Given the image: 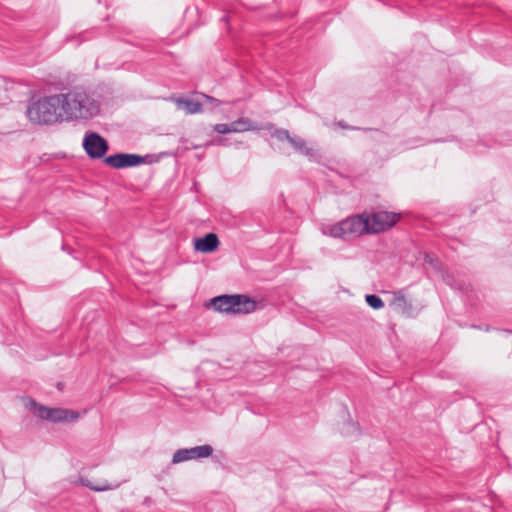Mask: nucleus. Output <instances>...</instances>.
<instances>
[{"label": "nucleus", "instance_id": "5701e85b", "mask_svg": "<svg viewBox=\"0 0 512 512\" xmlns=\"http://www.w3.org/2000/svg\"><path fill=\"white\" fill-rule=\"evenodd\" d=\"M227 19H228V18H227V16H223V17H222V20H223V21H227Z\"/></svg>", "mask_w": 512, "mask_h": 512}, {"label": "nucleus", "instance_id": "39448f33", "mask_svg": "<svg viewBox=\"0 0 512 512\" xmlns=\"http://www.w3.org/2000/svg\"><path fill=\"white\" fill-rule=\"evenodd\" d=\"M29 409L37 417L53 423L74 422L78 419L79 413L65 408H50L29 400Z\"/></svg>", "mask_w": 512, "mask_h": 512}, {"label": "nucleus", "instance_id": "dca6fc26", "mask_svg": "<svg viewBox=\"0 0 512 512\" xmlns=\"http://www.w3.org/2000/svg\"><path fill=\"white\" fill-rule=\"evenodd\" d=\"M365 301L373 309H381L384 307L383 300L376 294H367Z\"/></svg>", "mask_w": 512, "mask_h": 512}, {"label": "nucleus", "instance_id": "4468645a", "mask_svg": "<svg viewBox=\"0 0 512 512\" xmlns=\"http://www.w3.org/2000/svg\"><path fill=\"white\" fill-rule=\"evenodd\" d=\"M230 128L231 133H240L256 129L252 121L247 117H241L238 120L231 122Z\"/></svg>", "mask_w": 512, "mask_h": 512}, {"label": "nucleus", "instance_id": "9b49d317", "mask_svg": "<svg viewBox=\"0 0 512 512\" xmlns=\"http://www.w3.org/2000/svg\"><path fill=\"white\" fill-rule=\"evenodd\" d=\"M392 305L394 306V309L398 313H401L406 317H411L414 315L415 310L413 308V305L400 292L395 294L394 299L392 301Z\"/></svg>", "mask_w": 512, "mask_h": 512}, {"label": "nucleus", "instance_id": "a211bd4d", "mask_svg": "<svg viewBox=\"0 0 512 512\" xmlns=\"http://www.w3.org/2000/svg\"><path fill=\"white\" fill-rule=\"evenodd\" d=\"M424 261H425V263L429 264L438 273H440L443 270L440 260L436 257H433L429 254H425Z\"/></svg>", "mask_w": 512, "mask_h": 512}, {"label": "nucleus", "instance_id": "20e7f679", "mask_svg": "<svg viewBox=\"0 0 512 512\" xmlns=\"http://www.w3.org/2000/svg\"><path fill=\"white\" fill-rule=\"evenodd\" d=\"M259 302L245 294H222L205 304L207 308L226 314H249L258 308Z\"/></svg>", "mask_w": 512, "mask_h": 512}, {"label": "nucleus", "instance_id": "1a4fd4ad", "mask_svg": "<svg viewBox=\"0 0 512 512\" xmlns=\"http://www.w3.org/2000/svg\"><path fill=\"white\" fill-rule=\"evenodd\" d=\"M104 163L115 169H123L146 163V157L137 154L116 153L106 156Z\"/></svg>", "mask_w": 512, "mask_h": 512}, {"label": "nucleus", "instance_id": "423d86ee", "mask_svg": "<svg viewBox=\"0 0 512 512\" xmlns=\"http://www.w3.org/2000/svg\"><path fill=\"white\" fill-rule=\"evenodd\" d=\"M82 146L91 159H101L109 150L108 141L97 132L85 133Z\"/></svg>", "mask_w": 512, "mask_h": 512}, {"label": "nucleus", "instance_id": "aec40b11", "mask_svg": "<svg viewBox=\"0 0 512 512\" xmlns=\"http://www.w3.org/2000/svg\"><path fill=\"white\" fill-rule=\"evenodd\" d=\"M202 97L204 98L205 103H208L213 107H217L221 103L220 100L206 94H202Z\"/></svg>", "mask_w": 512, "mask_h": 512}, {"label": "nucleus", "instance_id": "4be33fe9", "mask_svg": "<svg viewBox=\"0 0 512 512\" xmlns=\"http://www.w3.org/2000/svg\"><path fill=\"white\" fill-rule=\"evenodd\" d=\"M338 124H339V126H341L342 128H345V129H347V128H348V126H347L346 124H344L343 122H339Z\"/></svg>", "mask_w": 512, "mask_h": 512}, {"label": "nucleus", "instance_id": "f3484780", "mask_svg": "<svg viewBox=\"0 0 512 512\" xmlns=\"http://www.w3.org/2000/svg\"><path fill=\"white\" fill-rule=\"evenodd\" d=\"M358 432H359L358 424L353 421H348V422L344 423V425L341 429V433L345 436L356 435V434H358Z\"/></svg>", "mask_w": 512, "mask_h": 512}, {"label": "nucleus", "instance_id": "412c9836", "mask_svg": "<svg viewBox=\"0 0 512 512\" xmlns=\"http://www.w3.org/2000/svg\"><path fill=\"white\" fill-rule=\"evenodd\" d=\"M223 142H224V139H223V138H218V139H217V140H215L213 143L218 144V145H221V144H223Z\"/></svg>", "mask_w": 512, "mask_h": 512}, {"label": "nucleus", "instance_id": "f257e3e1", "mask_svg": "<svg viewBox=\"0 0 512 512\" xmlns=\"http://www.w3.org/2000/svg\"><path fill=\"white\" fill-rule=\"evenodd\" d=\"M399 219L395 213L374 212L371 215L357 214L322 228L325 235L336 239L349 240L365 233H379L394 226Z\"/></svg>", "mask_w": 512, "mask_h": 512}, {"label": "nucleus", "instance_id": "9d476101", "mask_svg": "<svg viewBox=\"0 0 512 512\" xmlns=\"http://www.w3.org/2000/svg\"><path fill=\"white\" fill-rule=\"evenodd\" d=\"M220 242L218 236L215 233H207L203 237L194 239V249L195 251L202 253H212L214 252Z\"/></svg>", "mask_w": 512, "mask_h": 512}, {"label": "nucleus", "instance_id": "2eb2a0df", "mask_svg": "<svg viewBox=\"0 0 512 512\" xmlns=\"http://www.w3.org/2000/svg\"><path fill=\"white\" fill-rule=\"evenodd\" d=\"M439 274L442 277L443 281L447 285H449L451 288L457 289V290H460V291H464L465 290L464 283H462L461 281L456 280L454 278V276L452 274H450L449 272L442 270Z\"/></svg>", "mask_w": 512, "mask_h": 512}, {"label": "nucleus", "instance_id": "ddd939ff", "mask_svg": "<svg viewBox=\"0 0 512 512\" xmlns=\"http://www.w3.org/2000/svg\"><path fill=\"white\" fill-rule=\"evenodd\" d=\"M81 484L90 490L96 492H102L107 490H113L120 486V483H108L107 481H103L100 484H93L90 480L81 478Z\"/></svg>", "mask_w": 512, "mask_h": 512}, {"label": "nucleus", "instance_id": "6ab92c4d", "mask_svg": "<svg viewBox=\"0 0 512 512\" xmlns=\"http://www.w3.org/2000/svg\"><path fill=\"white\" fill-rule=\"evenodd\" d=\"M213 130L219 134L231 133L230 124H215L213 126Z\"/></svg>", "mask_w": 512, "mask_h": 512}, {"label": "nucleus", "instance_id": "7ed1b4c3", "mask_svg": "<svg viewBox=\"0 0 512 512\" xmlns=\"http://www.w3.org/2000/svg\"><path fill=\"white\" fill-rule=\"evenodd\" d=\"M61 106V93L44 96L28 106L26 115L33 123L51 125L65 121Z\"/></svg>", "mask_w": 512, "mask_h": 512}, {"label": "nucleus", "instance_id": "6e6552de", "mask_svg": "<svg viewBox=\"0 0 512 512\" xmlns=\"http://www.w3.org/2000/svg\"><path fill=\"white\" fill-rule=\"evenodd\" d=\"M213 447L209 444L195 446L191 448H182L174 452L172 457V464H178L188 460L202 459L211 456Z\"/></svg>", "mask_w": 512, "mask_h": 512}, {"label": "nucleus", "instance_id": "f03ea898", "mask_svg": "<svg viewBox=\"0 0 512 512\" xmlns=\"http://www.w3.org/2000/svg\"><path fill=\"white\" fill-rule=\"evenodd\" d=\"M62 113L67 122L87 121L99 115L101 96L90 88L75 86L61 92Z\"/></svg>", "mask_w": 512, "mask_h": 512}, {"label": "nucleus", "instance_id": "f8f14e48", "mask_svg": "<svg viewBox=\"0 0 512 512\" xmlns=\"http://www.w3.org/2000/svg\"><path fill=\"white\" fill-rule=\"evenodd\" d=\"M176 104L179 109L185 110L187 114H196L203 110V104L201 102L190 99L179 98L176 100Z\"/></svg>", "mask_w": 512, "mask_h": 512}, {"label": "nucleus", "instance_id": "0eeeda50", "mask_svg": "<svg viewBox=\"0 0 512 512\" xmlns=\"http://www.w3.org/2000/svg\"><path fill=\"white\" fill-rule=\"evenodd\" d=\"M271 137L279 142H287L295 152L311 157L313 150L307 146L306 141L298 135H292L287 129L278 128L271 133Z\"/></svg>", "mask_w": 512, "mask_h": 512}]
</instances>
